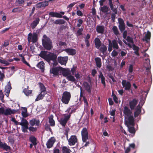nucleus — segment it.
Masks as SVG:
<instances>
[{
	"instance_id": "423d86ee",
	"label": "nucleus",
	"mask_w": 153,
	"mask_h": 153,
	"mask_svg": "<svg viewBox=\"0 0 153 153\" xmlns=\"http://www.w3.org/2000/svg\"><path fill=\"white\" fill-rule=\"evenodd\" d=\"M81 134L83 141L86 143L84 146H86L89 144V141L86 142L87 140L88 139L89 137L87 130L85 128H83L82 130Z\"/></svg>"
},
{
	"instance_id": "3c124183",
	"label": "nucleus",
	"mask_w": 153,
	"mask_h": 153,
	"mask_svg": "<svg viewBox=\"0 0 153 153\" xmlns=\"http://www.w3.org/2000/svg\"><path fill=\"white\" fill-rule=\"evenodd\" d=\"M83 100L85 103V107L87 108L88 106L87 100L85 97H83Z\"/></svg>"
},
{
	"instance_id": "a878e982",
	"label": "nucleus",
	"mask_w": 153,
	"mask_h": 153,
	"mask_svg": "<svg viewBox=\"0 0 153 153\" xmlns=\"http://www.w3.org/2000/svg\"><path fill=\"white\" fill-rule=\"evenodd\" d=\"M31 42L33 43H35L36 42L37 40V35L36 33H34L32 34L31 37Z\"/></svg>"
},
{
	"instance_id": "2eb2a0df",
	"label": "nucleus",
	"mask_w": 153,
	"mask_h": 153,
	"mask_svg": "<svg viewBox=\"0 0 153 153\" xmlns=\"http://www.w3.org/2000/svg\"><path fill=\"white\" fill-rule=\"evenodd\" d=\"M4 115H10L11 114H13L17 112V111L15 110H12L9 108H5L4 110Z\"/></svg>"
},
{
	"instance_id": "cd10ccee",
	"label": "nucleus",
	"mask_w": 153,
	"mask_h": 153,
	"mask_svg": "<svg viewBox=\"0 0 153 153\" xmlns=\"http://www.w3.org/2000/svg\"><path fill=\"white\" fill-rule=\"evenodd\" d=\"M150 36L151 33L149 31H148L144 38L143 39V40H145L146 42H148L149 40L150 39Z\"/></svg>"
},
{
	"instance_id": "f3484780",
	"label": "nucleus",
	"mask_w": 153,
	"mask_h": 153,
	"mask_svg": "<svg viewBox=\"0 0 153 153\" xmlns=\"http://www.w3.org/2000/svg\"><path fill=\"white\" fill-rule=\"evenodd\" d=\"M65 51L68 55H74L76 53V51L75 49L72 48H67L63 50Z\"/></svg>"
},
{
	"instance_id": "ddd939ff",
	"label": "nucleus",
	"mask_w": 153,
	"mask_h": 153,
	"mask_svg": "<svg viewBox=\"0 0 153 153\" xmlns=\"http://www.w3.org/2000/svg\"><path fill=\"white\" fill-rule=\"evenodd\" d=\"M68 59V56L59 57L58 58V61L59 62L61 65H66Z\"/></svg>"
},
{
	"instance_id": "0eeeda50",
	"label": "nucleus",
	"mask_w": 153,
	"mask_h": 153,
	"mask_svg": "<svg viewBox=\"0 0 153 153\" xmlns=\"http://www.w3.org/2000/svg\"><path fill=\"white\" fill-rule=\"evenodd\" d=\"M63 75L66 77L67 79L68 80L72 82L75 81V79L74 76L71 75V73L69 69L65 68Z\"/></svg>"
},
{
	"instance_id": "20e7f679",
	"label": "nucleus",
	"mask_w": 153,
	"mask_h": 153,
	"mask_svg": "<svg viewBox=\"0 0 153 153\" xmlns=\"http://www.w3.org/2000/svg\"><path fill=\"white\" fill-rule=\"evenodd\" d=\"M42 43L43 47L47 50H50L53 48L52 42L45 35L43 36Z\"/></svg>"
},
{
	"instance_id": "bf43d9fd",
	"label": "nucleus",
	"mask_w": 153,
	"mask_h": 153,
	"mask_svg": "<svg viewBox=\"0 0 153 153\" xmlns=\"http://www.w3.org/2000/svg\"><path fill=\"white\" fill-rule=\"evenodd\" d=\"M77 2H74L72 3H71L70 4L68 7V8H70L71 9V8L75 5V4H77Z\"/></svg>"
},
{
	"instance_id": "4c0bfd02",
	"label": "nucleus",
	"mask_w": 153,
	"mask_h": 153,
	"mask_svg": "<svg viewBox=\"0 0 153 153\" xmlns=\"http://www.w3.org/2000/svg\"><path fill=\"white\" fill-rule=\"evenodd\" d=\"M23 91L26 96H28L32 93V90H29L27 88L25 89Z\"/></svg>"
},
{
	"instance_id": "79ce46f5",
	"label": "nucleus",
	"mask_w": 153,
	"mask_h": 153,
	"mask_svg": "<svg viewBox=\"0 0 153 153\" xmlns=\"http://www.w3.org/2000/svg\"><path fill=\"white\" fill-rule=\"evenodd\" d=\"M39 85L41 91L46 92V88L44 85L42 83H39Z\"/></svg>"
},
{
	"instance_id": "7c9ffc66",
	"label": "nucleus",
	"mask_w": 153,
	"mask_h": 153,
	"mask_svg": "<svg viewBox=\"0 0 153 153\" xmlns=\"http://www.w3.org/2000/svg\"><path fill=\"white\" fill-rule=\"evenodd\" d=\"M44 65L45 64L42 61L40 62L37 65V67L40 69L42 71H44Z\"/></svg>"
},
{
	"instance_id": "39448f33",
	"label": "nucleus",
	"mask_w": 153,
	"mask_h": 153,
	"mask_svg": "<svg viewBox=\"0 0 153 153\" xmlns=\"http://www.w3.org/2000/svg\"><path fill=\"white\" fill-rule=\"evenodd\" d=\"M65 68H64L61 67L53 68L50 70L51 74H53L55 76L61 75V73L63 75Z\"/></svg>"
},
{
	"instance_id": "a211bd4d",
	"label": "nucleus",
	"mask_w": 153,
	"mask_h": 153,
	"mask_svg": "<svg viewBox=\"0 0 153 153\" xmlns=\"http://www.w3.org/2000/svg\"><path fill=\"white\" fill-rule=\"evenodd\" d=\"M11 89V84L10 82H8V83L6 86L5 88V91L6 92L5 95L7 97H8L9 96V94L10 92V89Z\"/></svg>"
},
{
	"instance_id": "393cba45",
	"label": "nucleus",
	"mask_w": 153,
	"mask_h": 153,
	"mask_svg": "<svg viewBox=\"0 0 153 153\" xmlns=\"http://www.w3.org/2000/svg\"><path fill=\"white\" fill-rule=\"evenodd\" d=\"M94 41L96 48L97 49H99L101 44L100 39L99 38H96L95 39Z\"/></svg>"
},
{
	"instance_id": "864d4df0",
	"label": "nucleus",
	"mask_w": 153,
	"mask_h": 153,
	"mask_svg": "<svg viewBox=\"0 0 153 153\" xmlns=\"http://www.w3.org/2000/svg\"><path fill=\"white\" fill-rule=\"evenodd\" d=\"M4 95L1 91H0V99L2 102H4L3 98Z\"/></svg>"
},
{
	"instance_id": "4d7b16f0",
	"label": "nucleus",
	"mask_w": 153,
	"mask_h": 153,
	"mask_svg": "<svg viewBox=\"0 0 153 153\" xmlns=\"http://www.w3.org/2000/svg\"><path fill=\"white\" fill-rule=\"evenodd\" d=\"M21 11V10L19 8H16L13 9L12 10V12L16 13L20 12Z\"/></svg>"
},
{
	"instance_id": "ea45409f",
	"label": "nucleus",
	"mask_w": 153,
	"mask_h": 153,
	"mask_svg": "<svg viewBox=\"0 0 153 153\" xmlns=\"http://www.w3.org/2000/svg\"><path fill=\"white\" fill-rule=\"evenodd\" d=\"M38 128L37 126L34 127L33 126H31L29 127L28 129L30 131L35 132L37 131Z\"/></svg>"
},
{
	"instance_id": "c756f323",
	"label": "nucleus",
	"mask_w": 153,
	"mask_h": 153,
	"mask_svg": "<svg viewBox=\"0 0 153 153\" xmlns=\"http://www.w3.org/2000/svg\"><path fill=\"white\" fill-rule=\"evenodd\" d=\"M29 139L34 146L36 145L37 144L36 139L34 136H30V137Z\"/></svg>"
},
{
	"instance_id": "774afa93",
	"label": "nucleus",
	"mask_w": 153,
	"mask_h": 153,
	"mask_svg": "<svg viewBox=\"0 0 153 153\" xmlns=\"http://www.w3.org/2000/svg\"><path fill=\"white\" fill-rule=\"evenodd\" d=\"M53 153H60L59 150L56 148H55L53 150Z\"/></svg>"
},
{
	"instance_id": "bb28decb",
	"label": "nucleus",
	"mask_w": 153,
	"mask_h": 153,
	"mask_svg": "<svg viewBox=\"0 0 153 153\" xmlns=\"http://www.w3.org/2000/svg\"><path fill=\"white\" fill-rule=\"evenodd\" d=\"M100 10L102 12L105 14H107L108 12V8L106 6L101 7L100 8Z\"/></svg>"
},
{
	"instance_id": "13d9d810",
	"label": "nucleus",
	"mask_w": 153,
	"mask_h": 153,
	"mask_svg": "<svg viewBox=\"0 0 153 153\" xmlns=\"http://www.w3.org/2000/svg\"><path fill=\"white\" fill-rule=\"evenodd\" d=\"M78 23L77 24V26L79 27L81 26V25L83 21L81 19H79L78 21Z\"/></svg>"
},
{
	"instance_id": "412c9836",
	"label": "nucleus",
	"mask_w": 153,
	"mask_h": 153,
	"mask_svg": "<svg viewBox=\"0 0 153 153\" xmlns=\"http://www.w3.org/2000/svg\"><path fill=\"white\" fill-rule=\"evenodd\" d=\"M48 4V2L46 1L40 2L36 5V7L37 8L47 6Z\"/></svg>"
},
{
	"instance_id": "2f4dec72",
	"label": "nucleus",
	"mask_w": 153,
	"mask_h": 153,
	"mask_svg": "<svg viewBox=\"0 0 153 153\" xmlns=\"http://www.w3.org/2000/svg\"><path fill=\"white\" fill-rule=\"evenodd\" d=\"M95 61L97 66L98 67L100 68L101 66V59L99 57H97L95 58Z\"/></svg>"
},
{
	"instance_id": "9b49d317",
	"label": "nucleus",
	"mask_w": 153,
	"mask_h": 153,
	"mask_svg": "<svg viewBox=\"0 0 153 153\" xmlns=\"http://www.w3.org/2000/svg\"><path fill=\"white\" fill-rule=\"evenodd\" d=\"M77 139L75 135H72L68 139V142L70 146L74 145L77 142Z\"/></svg>"
},
{
	"instance_id": "c9c22d12",
	"label": "nucleus",
	"mask_w": 153,
	"mask_h": 153,
	"mask_svg": "<svg viewBox=\"0 0 153 153\" xmlns=\"http://www.w3.org/2000/svg\"><path fill=\"white\" fill-rule=\"evenodd\" d=\"M99 78L101 79V82L104 86L105 85V78L103 76L102 74L100 72L99 75Z\"/></svg>"
},
{
	"instance_id": "49530a36",
	"label": "nucleus",
	"mask_w": 153,
	"mask_h": 153,
	"mask_svg": "<svg viewBox=\"0 0 153 153\" xmlns=\"http://www.w3.org/2000/svg\"><path fill=\"white\" fill-rule=\"evenodd\" d=\"M112 96H113V100L115 102L117 103H118L119 102V100L116 96L113 93H112Z\"/></svg>"
},
{
	"instance_id": "603ef678",
	"label": "nucleus",
	"mask_w": 153,
	"mask_h": 153,
	"mask_svg": "<svg viewBox=\"0 0 153 153\" xmlns=\"http://www.w3.org/2000/svg\"><path fill=\"white\" fill-rule=\"evenodd\" d=\"M32 36V33H30L28 35L27 40L29 44H30L31 42V37Z\"/></svg>"
},
{
	"instance_id": "473e14b6",
	"label": "nucleus",
	"mask_w": 153,
	"mask_h": 153,
	"mask_svg": "<svg viewBox=\"0 0 153 153\" xmlns=\"http://www.w3.org/2000/svg\"><path fill=\"white\" fill-rule=\"evenodd\" d=\"M53 116L52 115H51L49 118V123L50 125L52 126H54L55 124L54 121L53 119Z\"/></svg>"
},
{
	"instance_id": "c85d7f7f",
	"label": "nucleus",
	"mask_w": 153,
	"mask_h": 153,
	"mask_svg": "<svg viewBox=\"0 0 153 153\" xmlns=\"http://www.w3.org/2000/svg\"><path fill=\"white\" fill-rule=\"evenodd\" d=\"M23 110L22 111V114L23 117H27L28 115L27 113V108L25 107L22 108Z\"/></svg>"
},
{
	"instance_id": "e2e57ef3",
	"label": "nucleus",
	"mask_w": 153,
	"mask_h": 153,
	"mask_svg": "<svg viewBox=\"0 0 153 153\" xmlns=\"http://www.w3.org/2000/svg\"><path fill=\"white\" fill-rule=\"evenodd\" d=\"M127 53V52L126 51H121L120 52V54L121 56H125V55H126Z\"/></svg>"
},
{
	"instance_id": "6ab92c4d",
	"label": "nucleus",
	"mask_w": 153,
	"mask_h": 153,
	"mask_svg": "<svg viewBox=\"0 0 153 153\" xmlns=\"http://www.w3.org/2000/svg\"><path fill=\"white\" fill-rule=\"evenodd\" d=\"M105 30V27L103 26L97 25L96 27V31L99 33L102 34Z\"/></svg>"
},
{
	"instance_id": "4468645a",
	"label": "nucleus",
	"mask_w": 153,
	"mask_h": 153,
	"mask_svg": "<svg viewBox=\"0 0 153 153\" xmlns=\"http://www.w3.org/2000/svg\"><path fill=\"white\" fill-rule=\"evenodd\" d=\"M56 141V140L53 137H51L47 141L46 146L47 148H50L52 147Z\"/></svg>"
},
{
	"instance_id": "5701e85b",
	"label": "nucleus",
	"mask_w": 153,
	"mask_h": 153,
	"mask_svg": "<svg viewBox=\"0 0 153 153\" xmlns=\"http://www.w3.org/2000/svg\"><path fill=\"white\" fill-rule=\"evenodd\" d=\"M137 100L135 99H133L129 102V105L131 109H133L137 103Z\"/></svg>"
},
{
	"instance_id": "09e8293b",
	"label": "nucleus",
	"mask_w": 153,
	"mask_h": 153,
	"mask_svg": "<svg viewBox=\"0 0 153 153\" xmlns=\"http://www.w3.org/2000/svg\"><path fill=\"white\" fill-rule=\"evenodd\" d=\"M107 49V48L106 46L104 45H102L100 49V51H102L103 53H104Z\"/></svg>"
},
{
	"instance_id": "f257e3e1",
	"label": "nucleus",
	"mask_w": 153,
	"mask_h": 153,
	"mask_svg": "<svg viewBox=\"0 0 153 153\" xmlns=\"http://www.w3.org/2000/svg\"><path fill=\"white\" fill-rule=\"evenodd\" d=\"M123 113L124 114L125 124L128 127L129 132L131 133H134V119L133 114L126 106L124 108Z\"/></svg>"
},
{
	"instance_id": "aec40b11",
	"label": "nucleus",
	"mask_w": 153,
	"mask_h": 153,
	"mask_svg": "<svg viewBox=\"0 0 153 153\" xmlns=\"http://www.w3.org/2000/svg\"><path fill=\"white\" fill-rule=\"evenodd\" d=\"M40 21L39 18H38L33 21L30 25V27L32 28H34L37 25L39 24Z\"/></svg>"
},
{
	"instance_id": "5fc2aeb1",
	"label": "nucleus",
	"mask_w": 153,
	"mask_h": 153,
	"mask_svg": "<svg viewBox=\"0 0 153 153\" xmlns=\"http://www.w3.org/2000/svg\"><path fill=\"white\" fill-rule=\"evenodd\" d=\"M128 71L129 74H133V66L132 65H130Z\"/></svg>"
},
{
	"instance_id": "338daca9",
	"label": "nucleus",
	"mask_w": 153,
	"mask_h": 153,
	"mask_svg": "<svg viewBox=\"0 0 153 153\" xmlns=\"http://www.w3.org/2000/svg\"><path fill=\"white\" fill-rule=\"evenodd\" d=\"M117 52L115 51H114L111 53L112 56L114 57L117 56Z\"/></svg>"
},
{
	"instance_id": "4be33fe9",
	"label": "nucleus",
	"mask_w": 153,
	"mask_h": 153,
	"mask_svg": "<svg viewBox=\"0 0 153 153\" xmlns=\"http://www.w3.org/2000/svg\"><path fill=\"white\" fill-rule=\"evenodd\" d=\"M46 94V92H43V91H41L40 94H39L36 99L35 101H38L42 99Z\"/></svg>"
},
{
	"instance_id": "dca6fc26",
	"label": "nucleus",
	"mask_w": 153,
	"mask_h": 153,
	"mask_svg": "<svg viewBox=\"0 0 153 153\" xmlns=\"http://www.w3.org/2000/svg\"><path fill=\"white\" fill-rule=\"evenodd\" d=\"M29 123L31 126H36L38 127L40 125L39 120L35 119H33L30 120Z\"/></svg>"
},
{
	"instance_id": "b1692460",
	"label": "nucleus",
	"mask_w": 153,
	"mask_h": 153,
	"mask_svg": "<svg viewBox=\"0 0 153 153\" xmlns=\"http://www.w3.org/2000/svg\"><path fill=\"white\" fill-rule=\"evenodd\" d=\"M83 86L85 89L88 92H90L91 91V84H88L86 82H84L83 84Z\"/></svg>"
},
{
	"instance_id": "7ed1b4c3",
	"label": "nucleus",
	"mask_w": 153,
	"mask_h": 153,
	"mask_svg": "<svg viewBox=\"0 0 153 153\" xmlns=\"http://www.w3.org/2000/svg\"><path fill=\"white\" fill-rule=\"evenodd\" d=\"M74 111L73 107L72 106L67 109L65 111V113L63 115L59 121L60 124L62 126H65L67 121L69 119L71 114Z\"/></svg>"
},
{
	"instance_id": "a18cd8bd",
	"label": "nucleus",
	"mask_w": 153,
	"mask_h": 153,
	"mask_svg": "<svg viewBox=\"0 0 153 153\" xmlns=\"http://www.w3.org/2000/svg\"><path fill=\"white\" fill-rule=\"evenodd\" d=\"M112 30L114 33L116 35H117L119 32L117 30V28L116 26H114L112 28Z\"/></svg>"
},
{
	"instance_id": "37998d69",
	"label": "nucleus",
	"mask_w": 153,
	"mask_h": 153,
	"mask_svg": "<svg viewBox=\"0 0 153 153\" xmlns=\"http://www.w3.org/2000/svg\"><path fill=\"white\" fill-rule=\"evenodd\" d=\"M0 62L2 64H4L5 65H8L9 64V63L7 61L1 59H0Z\"/></svg>"
},
{
	"instance_id": "6e6d98bb",
	"label": "nucleus",
	"mask_w": 153,
	"mask_h": 153,
	"mask_svg": "<svg viewBox=\"0 0 153 153\" xmlns=\"http://www.w3.org/2000/svg\"><path fill=\"white\" fill-rule=\"evenodd\" d=\"M126 40L128 42H129L133 44V40L130 37L128 36Z\"/></svg>"
},
{
	"instance_id": "58836bf2",
	"label": "nucleus",
	"mask_w": 153,
	"mask_h": 153,
	"mask_svg": "<svg viewBox=\"0 0 153 153\" xmlns=\"http://www.w3.org/2000/svg\"><path fill=\"white\" fill-rule=\"evenodd\" d=\"M141 110L139 106H138L137 107V109L136 111L135 112L134 115V117H137L139 114L140 113Z\"/></svg>"
},
{
	"instance_id": "de8ad7c7",
	"label": "nucleus",
	"mask_w": 153,
	"mask_h": 153,
	"mask_svg": "<svg viewBox=\"0 0 153 153\" xmlns=\"http://www.w3.org/2000/svg\"><path fill=\"white\" fill-rule=\"evenodd\" d=\"M109 47L108 49V50L109 52H110L112 50L113 47L112 44V43L111 41L110 40H109Z\"/></svg>"
},
{
	"instance_id": "f8f14e48",
	"label": "nucleus",
	"mask_w": 153,
	"mask_h": 153,
	"mask_svg": "<svg viewBox=\"0 0 153 153\" xmlns=\"http://www.w3.org/2000/svg\"><path fill=\"white\" fill-rule=\"evenodd\" d=\"M65 13L64 12H60V13L54 12H51L49 15L52 17H55L58 18H62V15H64Z\"/></svg>"
},
{
	"instance_id": "f03ea898",
	"label": "nucleus",
	"mask_w": 153,
	"mask_h": 153,
	"mask_svg": "<svg viewBox=\"0 0 153 153\" xmlns=\"http://www.w3.org/2000/svg\"><path fill=\"white\" fill-rule=\"evenodd\" d=\"M40 56L48 62L51 65L52 64L53 66H56L58 64L56 60L57 56L53 53H49L47 54L45 51H42Z\"/></svg>"
},
{
	"instance_id": "9d476101",
	"label": "nucleus",
	"mask_w": 153,
	"mask_h": 153,
	"mask_svg": "<svg viewBox=\"0 0 153 153\" xmlns=\"http://www.w3.org/2000/svg\"><path fill=\"white\" fill-rule=\"evenodd\" d=\"M122 84L125 90H129L130 88L131 84L129 82L126 80H123Z\"/></svg>"
},
{
	"instance_id": "72a5a7b5",
	"label": "nucleus",
	"mask_w": 153,
	"mask_h": 153,
	"mask_svg": "<svg viewBox=\"0 0 153 153\" xmlns=\"http://www.w3.org/2000/svg\"><path fill=\"white\" fill-rule=\"evenodd\" d=\"M65 22L63 20L58 19L55 21L54 22V23L55 24L62 25L64 24Z\"/></svg>"
},
{
	"instance_id": "052dcab7",
	"label": "nucleus",
	"mask_w": 153,
	"mask_h": 153,
	"mask_svg": "<svg viewBox=\"0 0 153 153\" xmlns=\"http://www.w3.org/2000/svg\"><path fill=\"white\" fill-rule=\"evenodd\" d=\"M118 20L119 25H122L124 24V21L122 19L119 18L118 19Z\"/></svg>"
},
{
	"instance_id": "8fccbe9b",
	"label": "nucleus",
	"mask_w": 153,
	"mask_h": 153,
	"mask_svg": "<svg viewBox=\"0 0 153 153\" xmlns=\"http://www.w3.org/2000/svg\"><path fill=\"white\" fill-rule=\"evenodd\" d=\"M119 27L120 30L121 31H124L125 29V26L124 24L122 25H119Z\"/></svg>"
},
{
	"instance_id": "f704fd0d",
	"label": "nucleus",
	"mask_w": 153,
	"mask_h": 153,
	"mask_svg": "<svg viewBox=\"0 0 153 153\" xmlns=\"http://www.w3.org/2000/svg\"><path fill=\"white\" fill-rule=\"evenodd\" d=\"M63 153H71L70 150L66 147H63L62 148Z\"/></svg>"
},
{
	"instance_id": "c03bdc74",
	"label": "nucleus",
	"mask_w": 153,
	"mask_h": 153,
	"mask_svg": "<svg viewBox=\"0 0 153 153\" xmlns=\"http://www.w3.org/2000/svg\"><path fill=\"white\" fill-rule=\"evenodd\" d=\"M147 62L148 63V64L149 65V66H148L147 68H146V72H147V73L148 74H150V66L149 64V59H147Z\"/></svg>"
},
{
	"instance_id": "a19ab883",
	"label": "nucleus",
	"mask_w": 153,
	"mask_h": 153,
	"mask_svg": "<svg viewBox=\"0 0 153 153\" xmlns=\"http://www.w3.org/2000/svg\"><path fill=\"white\" fill-rule=\"evenodd\" d=\"M112 46H113L114 48H115L116 49L118 48V46L117 43L115 40H114L112 41Z\"/></svg>"
},
{
	"instance_id": "6e6552de",
	"label": "nucleus",
	"mask_w": 153,
	"mask_h": 153,
	"mask_svg": "<svg viewBox=\"0 0 153 153\" xmlns=\"http://www.w3.org/2000/svg\"><path fill=\"white\" fill-rule=\"evenodd\" d=\"M71 98V94L69 92H64L62 94L61 101L65 104H67L69 103Z\"/></svg>"
},
{
	"instance_id": "680f3d73",
	"label": "nucleus",
	"mask_w": 153,
	"mask_h": 153,
	"mask_svg": "<svg viewBox=\"0 0 153 153\" xmlns=\"http://www.w3.org/2000/svg\"><path fill=\"white\" fill-rule=\"evenodd\" d=\"M22 61L24 63H25L27 66H30V65L27 63V61H25L24 57H22Z\"/></svg>"
},
{
	"instance_id": "e433bc0d",
	"label": "nucleus",
	"mask_w": 153,
	"mask_h": 153,
	"mask_svg": "<svg viewBox=\"0 0 153 153\" xmlns=\"http://www.w3.org/2000/svg\"><path fill=\"white\" fill-rule=\"evenodd\" d=\"M116 110L115 109H113L112 110H111L110 111V115L112 116L113 117H110L111 118H113V122H114L115 121V120L114 118V116L115 115V112Z\"/></svg>"
},
{
	"instance_id": "1a4fd4ad",
	"label": "nucleus",
	"mask_w": 153,
	"mask_h": 153,
	"mask_svg": "<svg viewBox=\"0 0 153 153\" xmlns=\"http://www.w3.org/2000/svg\"><path fill=\"white\" fill-rule=\"evenodd\" d=\"M28 124L27 121L25 119H22L19 123V124L22 126V129L24 132H27V129H28Z\"/></svg>"
},
{
	"instance_id": "69168bd1",
	"label": "nucleus",
	"mask_w": 153,
	"mask_h": 153,
	"mask_svg": "<svg viewBox=\"0 0 153 153\" xmlns=\"http://www.w3.org/2000/svg\"><path fill=\"white\" fill-rule=\"evenodd\" d=\"M76 14L77 15L79 16H82L83 15L82 13V12L79 10H78L76 12Z\"/></svg>"
},
{
	"instance_id": "0e129e2a",
	"label": "nucleus",
	"mask_w": 153,
	"mask_h": 153,
	"mask_svg": "<svg viewBox=\"0 0 153 153\" xmlns=\"http://www.w3.org/2000/svg\"><path fill=\"white\" fill-rule=\"evenodd\" d=\"M75 77H76V79H79L81 78V76H80V75L79 74L78 72H77V73H76V74L75 75Z\"/></svg>"
}]
</instances>
